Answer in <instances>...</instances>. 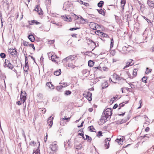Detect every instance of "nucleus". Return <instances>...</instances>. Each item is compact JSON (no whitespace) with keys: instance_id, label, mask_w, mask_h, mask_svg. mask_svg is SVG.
<instances>
[{"instance_id":"0eeeda50","label":"nucleus","mask_w":154,"mask_h":154,"mask_svg":"<svg viewBox=\"0 0 154 154\" xmlns=\"http://www.w3.org/2000/svg\"><path fill=\"white\" fill-rule=\"evenodd\" d=\"M76 57V56L75 55H70L64 59L63 60V61H68L69 60H72L75 59Z\"/></svg>"},{"instance_id":"8fccbe9b","label":"nucleus","mask_w":154,"mask_h":154,"mask_svg":"<svg viewBox=\"0 0 154 154\" xmlns=\"http://www.w3.org/2000/svg\"><path fill=\"white\" fill-rule=\"evenodd\" d=\"M70 119V118H66V116H65L64 117V118H63L62 119V120H67V121H68Z\"/></svg>"},{"instance_id":"2eb2a0df","label":"nucleus","mask_w":154,"mask_h":154,"mask_svg":"<svg viewBox=\"0 0 154 154\" xmlns=\"http://www.w3.org/2000/svg\"><path fill=\"white\" fill-rule=\"evenodd\" d=\"M46 85L48 86L49 88L53 89L54 88V85L51 83V82H48L46 83Z\"/></svg>"},{"instance_id":"a878e982","label":"nucleus","mask_w":154,"mask_h":154,"mask_svg":"<svg viewBox=\"0 0 154 154\" xmlns=\"http://www.w3.org/2000/svg\"><path fill=\"white\" fill-rule=\"evenodd\" d=\"M33 154H40L39 149L38 148L33 150Z\"/></svg>"},{"instance_id":"c9c22d12","label":"nucleus","mask_w":154,"mask_h":154,"mask_svg":"<svg viewBox=\"0 0 154 154\" xmlns=\"http://www.w3.org/2000/svg\"><path fill=\"white\" fill-rule=\"evenodd\" d=\"M127 52H126V53L129 52L133 49V48L129 46L127 47Z\"/></svg>"},{"instance_id":"5fc2aeb1","label":"nucleus","mask_w":154,"mask_h":154,"mask_svg":"<svg viewBox=\"0 0 154 154\" xmlns=\"http://www.w3.org/2000/svg\"><path fill=\"white\" fill-rule=\"evenodd\" d=\"M124 102H123L122 103H121L119 104V106L120 107V108H121L122 107H123L124 106L125 104H124Z\"/></svg>"},{"instance_id":"cd10ccee","label":"nucleus","mask_w":154,"mask_h":154,"mask_svg":"<svg viewBox=\"0 0 154 154\" xmlns=\"http://www.w3.org/2000/svg\"><path fill=\"white\" fill-rule=\"evenodd\" d=\"M144 118L145 119V121H146V124L149 125V122L148 120H149V119L147 117V116H144Z\"/></svg>"},{"instance_id":"f3484780","label":"nucleus","mask_w":154,"mask_h":154,"mask_svg":"<svg viewBox=\"0 0 154 154\" xmlns=\"http://www.w3.org/2000/svg\"><path fill=\"white\" fill-rule=\"evenodd\" d=\"M108 83L107 82H104V83H102V89L107 88L108 87Z\"/></svg>"},{"instance_id":"6ab92c4d","label":"nucleus","mask_w":154,"mask_h":154,"mask_svg":"<svg viewBox=\"0 0 154 154\" xmlns=\"http://www.w3.org/2000/svg\"><path fill=\"white\" fill-rule=\"evenodd\" d=\"M121 7L122 8V10H123L124 9V7L125 5V4L126 3V2L125 0H121Z\"/></svg>"},{"instance_id":"c85d7f7f","label":"nucleus","mask_w":154,"mask_h":154,"mask_svg":"<svg viewBox=\"0 0 154 154\" xmlns=\"http://www.w3.org/2000/svg\"><path fill=\"white\" fill-rule=\"evenodd\" d=\"M29 66H28V62L26 63H25L24 67H23L24 70H25L26 69H28Z\"/></svg>"},{"instance_id":"9d476101","label":"nucleus","mask_w":154,"mask_h":154,"mask_svg":"<svg viewBox=\"0 0 154 154\" xmlns=\"http://www.w3.org/2000/svg\"><path fill=\"white\" fill-rule=\"evenodd\" d=\"M114 80H120L122 79V78L119 77L116 74L114 73L112 76Z\"/></svg>"},{"instance_id":"4be33fe9","label":"nucleus","mask_w":154,"mask_h":154,"mask_svg":"<svg viewBox=\"0 0 154 154\" xmlns=\"http://www.w3.org/2000/svg\"><path fill=\"white\" fill-rule=\"evenodd\" d=\"M79 132H80V133H79L78 134V135H80L81 136H82V137H83V139L85 140V138L84 137V134H83V131L82 130H80L79 131Z\"/></svg>"},{"instance_id":"9b49d317","label":"nucleus","mask_w":154,"mask_h":154,"mask_svg":"<svg viewBox=\"0 0 154 154\" xmlns=\"http://www.w3.org/2000/svg\"><path fill=\"white\" fill-rule=\"evenodd\" d=\"M35 11H37L38 14L39 15H42V11L41 8H39L38 5L36 6V8L34 10Z\"/></svg>"},{"instance_id":"774afa93","label":"nucleus","mask_w":154,"mask_h":154,"mask_svg":"<svg viewBox=\"0 0 154 154\" xmlns=\"http://www.w3.org/2000/svg\"><path fill=\"white\" fill-rule=\"evenodd\" d=\"M83 5L87 7L89 6V4L87 3L84 2Z\"/></svg>"},{"instance_id":"052dcab7","label":"nucleus","mask_w":154,"mask_h":154,"mask_svg":"<svg viewBox=\"0 0 154 154\" xmlns=\"http://www.w3.org/2000/svg\"><path fill=\"white\" fill-rule=\"evenodd\" d=\"M121 139H117L116 140V141L118 143H119L121 141Z\"/></svg>"},{"instance_id":"f704fd0d","label":"nucleus","mask_w":154,"mask_h":154,"mask_svg":"<svg viewBox=\"0 0 154 154\" xmlns=\"http://www.w3.org/2000/svg\"><path fill=\"white\" fill-rule=\"evenodd\" d=\"M0 56L2 58H5L6 57V54L3 53H1L0 54Z\"/></svg>"},{"instance_id":"c03bdc74","label":"nucleus","mask_w":154,"mask_h":154,"mask_svg":"<svg viewBox=\"0 0 154 154\" xmlns=\"http://www.w3.org/2000/svg\"><path fill=\"white\" fill-rule=\"evenodd\" d=\"M113 38H112L111 39V43H110V47L111 48L112 47L113 45Z\"/></svg>"},{"instance_id":"393cba45","label":"nucleus","mask_w":154,"mask_h":154,"mask_svg":"<svg viewBox=\"0 0 154 154\" xmlns=\"http://www.w3.org/2000/svg\"><path fill=\"white\" fill-rule=\"evenodd\" d=\"M86 140L88 142H91L92 140V138L90 137L88 135H86Z\"/></svg>"},{"instance_id":"dca6fc26","label":"nucleus","mask_w":154,"mask_h":154,"mask_svg":"<svg viewBox=\"0 0 154 154\" xmlns=\"http://www.w3.org/2000/svg\"><path fill=\"white\" fill-rule=\"evenodd\" d=\"M28 38L31 42H33L35 40L34 36L32 35H30L28 36Z\"/></svg>"},{"instance_id":"a18cd8bd","label":"nucleus","mask_w":154,"mask_h":154,"mask_svg":"<svg viewBox=\"0 0 154 154\" xmlns=\"http://www.w3.org/2000/svg\"><path fill=\"white\" fill-rule=\"evenodd\" d=\"M80 29V28H78V27H76L75 28H70L69 29V30H71V31H72V30H76L77 29Z\"/></svg>"},{"instance_id":"c756f323","label":"nucleus","mask_w":154,"mask_h":154,"mask_svg":"<svg viewBox=\"0 0 154 154\" xmlns=\"http://www.w3.org/2000/svg\"><path fill=\"white\" fill-rule=\"evenodd\" d=\"M137 69H134L133 72V75L134 77H135L137 74Z\"/></svg>"},{"instance_id":"b1692460","label":"nucleus","mask_w":154,"mask_h":154,"mask_svg":"<svg viewBox=\"0 0 154 154\" xmlns=\"http://www.w3.org/2000/svg\"><path fill=\"white\" fill-rule=\"evenodd\" d=\"M97 11L99 14H101L103 16L105 15V12L103 10L101 9L100 10H97Z\"/></svg>"},{"instance_id":"473e14b6","label":"nucleus","mask_w":154,"mask_h":154,"mask_svg":"<svg viewBox=\"0 0 154 154\" xmlns=\"http://www.w3.org/2000/svg\"><path fill=\"white\" fill-rule=\"evenodd\" d=\"M68 67L71 68L72 69H73L75 68V66L74 65H73L72 63H69L68 65Z\"/></svg>"},{"instance_id":"6e6552de","label":"nucleus","mask_w":154,"mask_h":154,"mask_svg":"<svg viewBox=\"0 0 154 154\" xmlns=\"http://www.w3.org/2000/svg\"><path fill=\"white\" fill-rule=\"evenodd\" d=\"M111 140L110 138H106L105 140L104 146L106 149H108L109 146V142Z\"/></svg>"},{"instance_id":"4c0bfd02","label":"nucleus","mask_w":154,"mask_h":154,"mask_svg":"<svg viewBox=\"0 0 154 154\" xmlns=\"http://www.w3.org/2000/svg\"><path fill=\"white\" fill-rule=\"evenodd\" d=\"M102 133L101 131H99L97 134V136L98 137H101L103 136Z\"/></svg>"},{"instance_id":"20e7f679","label":"nucleus","mask_w":154,"mask_h":154,"mask_svg":"<svg viewBox=\"0 0 154 154\" xmlns=\"http://www.w3.org/2000/svg\"><path fill=\"white\" fill-rule=\"evenodd\" d=\"M26 93L25 91H21L20 93V100L21 101H23V103H24L25 101L26 100Z\"/></svg>"},{"instance_id":"72a5a7b5","label":"nucleus","mask_w":154,"mask_h":154,"mask_svg":"<svg viewBox=\"0 0 154 154\" xmlns=\"http://www.w3.org/2000/svg\"><path fill=\"white\" fill-rule=\"evenodd\" d=\"M152 70L151 69H149L148 68H146V71L145 72V73L146 74H148L149 72H151Z\"/></svg>"},{"instance_id":"680f3d73","label":"nucleus","mask_w":154,"mask_h":154,"mask_svg":"<svg viewBox=\"0 0 154 154\" xmlns=\"http://www.w3.org/2000/svg\"><path fill=\"white\" fill-rule=\"evenodd\" d=\"M54 40H51V41H49V43H50V44H52L54 43Z\"/></svg>"},{"instance_id":"69168bd1","label":"nucleus","mask_w":154,"mask_h":154,"mask_svg":"<svg viewBox=\"0 0 154 154\" xmlns=\"http://www.w3.org/2000/svg\"><path fill=\"white\" fill-rule=\"evenodd\" d=\"M149 128L148 127H147L145 129V131L146 132H147L148 131H149Z\"/></svg>"},{"instance_id":"f03ea898","label":"nucleus","mask_w":154,"mask_h":154,"mask_svg":"<svg viewBox=\"0 0 154 154\" xmlns=\"http://www.w3.org/2000/svg\"><path fill=\"white\" fill-rule=\"evenodd\" d=\"M4 66L5 68L7 67L11 69H12L14 67V65L11 64L10 61L7 60H5Z\"/></svg>"},{"instance_id":"09e8293b","label":"nucleus","mask_w":154,"mask_h":154,"mask_svg":"<svg viewBox=\"0 0 154 154\" xmlns=\"http://www.w3.org/2000/svg\"><path fill=\"white\" fill-rule=\"evenodd\" d=\"M111 54L112 56H114L115 55L116 52L115 51H111Z\"/></svg>"},{"instance_id":"864d4df0","label":"nucleus","mask_w":154,"mask_h":154,"mask_svg":"<svg viewBox=\"0 0 154 154\" xmlns=\"http://www.w3.org/2000/svg\"><path fill=\"white\" fill-rule=\"evenodd\" d=\"M23 45L24 46H27L28 45V43L26 42H23Z\"/></svg>"},{"instance_id":"13d9d810","label":"nucleus","mask_w":154,"mask_h":154,"mask_svg":"<svg viewBox=\"0 0 154 154\" xmlns=\"http://www.w3.org/2000/svg\"><path fill=\"white\" fill-rule=\"evenodd\" d=\"M150 136V135H149ZM150 137V136H148V135L147 134H146L143 137V138H147L148 139L149 138V137Z\"/></svg>"},{"instance_id":"4d7b16f0","label":"nucleus","mask_w":154,"mask_h":154,"mask_svg":"<svg viewBox=\"0 0 154 154\" xmlns=\"http://www.w3.org/2000/svg\"><path fill=\"white\" fill-rule=\"evenodd\" d=\"M133 60L131 59H130L129 60V63H130V64L131 66L134 64V63L132 62Z\"/></svg>"},{"instance_id":"e433bc0d","label":"nucleus","mask_w":154,"mask_h":154,"mask_svg":"<svg viewBox=\"0 0 154 154\" xmlns=\"http://www.w3.org/2000/svg\"><path fill=\"white\" fill-rule=\"evenodd\" d=\"M129 15H125L124 17V20H125L126 22L128 21V18L129 17Z\"/></svg>"},{"instance_id":"0e129e2a","label":"nucleus","mask_w":154,"mask_h":154,"mask_svg":"<svg viewBox=\"0 0 154 154\" xmlns=\"http://www.w3.org/2000/svg\"><path fill=\"white\" fill-rule=\"evenodd\" d=\"M139 103H140V106L138 108V109L140 108L141 107V104L142 103L141 100H140L139 101Z\"/></svg>"},{"instance_id":"7ed1b4c3","label":"nucleus","mask_w":154,"mask_h":154,"mask_svg":"<svg viewBox=\"0 0 154 154\" xmlns=\"http://www.w3.org/2000/svg\"><path fill=\"white\" fill-rule=\"evenodd\" d=\"M50 148L52 151L56 152L58 149L57 142L56 141L52 142L50 145Z\"/></svg>"},{"instance_id":"f8f14e48","label":"nucleus","mask_w":154,"mask_h":154,"mask_svg":"<svg viewBox=\"0 0 154 154\" xmlns=\"http://www.w3.org/2000/svg\"><path fill=\"white\" fill-rule=\"evenodd\" d=\"M85 95H86V97L87 98V99L89 101H91L92 100L91 98V95H92V93H91L90 92L88 91L87 92V94H85Z\"/></svg>"},{"instance_id":"423d86ee","label":"nucleus","mask_w":154,"mask_h":154,"mask_svg":"<svg viewBox=\"0 0 154 154\" xmlns=\"http://www.w3.org/2000/svg\"><path fill=\"white\" fill-rule=\"evenodd\" d=\"M90 28L94 30H96L100 26L94 22H91L89 25Z\"/></svg>"},{"instance_id":"412c9836","label":"nucleus","mask_w":154,"mask_h":154,"mask_svg":"<svg viewBox=\"0 0 154 154\" xmlns=\"http://www.w3.org/2000/svg\"><path fill=\"white\" fill-rule=\"evenodd\" d=\"M61 73V71L60 69H59L58 70L54 72V75L57 76H58L60 75Z\"/></svg>"},{"instance_id":"6e6d98bb","label":"nucleus","mask_w":154,"mask_h":154,"mask_svg":"<svg viewBox=\"0 0 154 154\" xmlns=\"http://www.w3.org/2000/svg\"><path fill=\"white\" fill-rule=\"evenodd\" d=\"M120 96L118 95H116L115 97H114V98H115V100L118 99H119L120 98Z\"/></svg>"},{"instance_id":"5701e85b","label":"nucleus","mask_w":154,"mask_h":154,"mask_svg":"<svg viewBox=\"0 0 154 154\" xmlns=\"http://www.w3.org/2000/svg\"><path fill=\"white\" fill-rule=\"evenodd\" d=\"M104 3L103 1H100L97 4V6L100 8H101L102 7Z\"/></svg>"},{"instance_id":"58836bf2","label":"nucleus","mask_w":154,"mask_h":154,"mask_svg":"<svg viewBox=\"0 0 154 154\" xmlns=\"http://www.w3.org/2000/svg\"><path fill=\"white\" fill-rule=\"evenodd\" d=\"M61 84V86L62 87V88L65 87L67 86V84L66 83H60Z\"/></svg>"},{"instance_id":"49530a36","label":"nucleus","mask_w":154,"mask_h":154,"mask_svg":"<svg viewBox=\"0 0 154 154\" xmlns=\"http://www.w3.org/2000/svg\"><path fill=\"white\" fill-rule=\"evenodd\" d=\"M35 22V20H33L31 21H29V23L30 25H32Z\"/></svg>"},{"instance_id":"1a4fd4ad","label":"nucleus","mask_w":154,"mask_h":154,"mask_svg":"<svg viewBox=\"0 0 154 154\" xmlns=\"http://www.w3.org/2000/svg\"><path fill=\"white\" fill-rule=\"evenodd\" d=\"M147 4L151 8H154V0H147Z\"/></svg>"},{"instance_id":"de8ad7c7","label":"nucleus","mask_w":154,"mask_h":154,"mask_svg":"<svg viewBox=\"0 0 154 154\" xmlns=\"http://www.w3.org/2000/svg\"><path fill=\"white\" fill-rule=\"evenodd\" d=\"M35 144V143L33 141H32L30 143V144L31 146H34Z\"/></svg>"},{"instance_id":"bf43d9fd","label":"nucleus","mask_w":154,"mask_h":154,"mask_svg":"<svg viewBox=\"0 0 154 154\" xmlns=\"http://www.w3.org/2000/svg\"><path fill=\"white\" fill-rule=\"evenodd\" d=\"M118 107V105L117 103L115 104L114 105V106L113 109H115L117 108Z\"/></svg>"},{"instance_id":"a19ab883","label":"nucleus","mask_w":154,"mask_h":154,"mask_svg":"<svg viewBox=\"0 0 154 154\" xmlns=\"http://www.w3.org/2000/svg\"><path fill=\"white\" fill-rule=\"evenodd\" d=\"M97 32L98 33H99V32L100 33V34L101 35H102L104 37H106L107 36V35L106 34H105L103 32H98V31H97Z\"/></svg>"},{"instance_id":"338daca9","label":"nucleus","mask_w":154,"mask_h":154,"mask_svg":"<svg viewBox=\"0 0 154 154\" xmlns=\"http://www.w3.org/2000/svg\"><path fill=\"white\" fill-rule=\"evenodd\" d=\"M103 128L105 129V130L108 131H109L110 130L109 129H107V127L106 126H105L103 127Z\"/></svg>"},{"instance_id":"39448f33","label":"nucleus","mask_w":154,"mask_h":154,"mask_svg":"<svg viewBox=\"0 0 154 154\" xmlns=\"http://www.w3.org/2000/svg\"><path fill=\"white\" fill-rule=\"evenodd\" d=\"M8 52L13 57H15L17 56V52L15 48H9L8 50Z\"/></svg>"},{"instance_id":"79ce46f5","label":"nucleus","mask_w":154,"mask_h":154,"mask_svg":"<svg viewBox=\"0 0 154 154\" xmlns=\"http://www.w3.org/2000/svg\"><path fill=\"white\" fill-rule=\"evenodd\" d=\"M71 93V92L69 90L66 91H65V94L67 95H69Z\"/></svg>"},{"instance_id":"37998d69","label":"nucleus","mask_w":154,"mask_h":154,"mask_svg":"<svg viewBox=\"0 0 154 154\" xmlns=\"http://www.w3.org/2000/svg\"><path fill=\"white\" fill-rule=\"evenodd\" d=\"M131 66L130 64V63L129 62H127L126 63V66L124 67V69H125L126 68L128 67L129 66Z\"/></svg>"},{"instance_id":"ea45409f","label":"nucleus","mask_w":154,"mask_h":154,"mask_svg":"<svg viewBox=\"0 0 154 154\" xmlns=\"http://www.w3.org/2000/svg\"><path fill=\"white\" fill-rule=\"evenodd\" d=\"M142 81L145 83L146 82V80H147V77H143L142 79Z\"/></svg>"},{"instance_id":"a211bd4d","label":"nucleus","mask_w":154,"mask_h":154,"mask_svg":"<svg viewBox=\"0 0 154 154\" xmlns=\"http://www.w3.org/2000/svg\"><path fill=\"white\" fill-rule=\"evenodd\" d=\"M58 57L55 54H53L51 56V59L52 61L54 62H56L55 58H58Z\"/></svg>"},{"instance_id":"2f4dec72","label":"nucleus","mask_w":154,"mask_h":154,"mask_svg":"<svg viewBox=\"0 0 154 154\" xmlns=\"http://www.w3.org/2000/svg\"><path fill=\"white\" fill-rule=\"evenodd\" d=\"M140 9L141 11L143 12L144 10V6L143 4H140Z\"/></svg>"},{"instance_id":"e2e57ef3","label":"nucleus","mask_w":154,"mask_h":154,"mask_svg":"<svg viewBox=\"0 0 154 154\" xmlns=\"http://www.w3.org/2000/svg\"><path fill=\"white\" fill-rule=\"evenodd\" d=\"M115 100V98H114L113 97V98H112L111 100V102H112V103H113V102H114Z\"/></svg>"},{"instance_id":"3c124183","label":"nucleus","mask_w":154,"mask_h":154,"mask_svg":"<svg viewBox=\"0 0 154 154\" xmlns=\"http://www.w3.org/2000/svg\"><path fill=\"white\" fill-rule=\"evenodd\" d=\"M62 88V87L60 85V86H57L56 88V89L58 90H60Z\"/></svg>"},{"instance_id":"ddd939ff","label":"nucleus","mask_w":154,"mask_h":154,"mask_svg":"<svg viewBox=\"0 0 154 154\" xmlns=\"http://www.w3.org/2000/svg\"><path fill=\"white\" fill-rule=\"evenodd\" d=\"M62 17L64 20L70 22L71 21V17L69 16H62Z\"/></svg>"},{"instance_id":"bb28decb","label":"nucleus","mask_w":154,"mask_h":154,"mask_svg":"<svg viewBox=\"0 0 154 154\" xmlns=\"http://www.w3.org/2000/svg\"><path fill=\"white\" fill-rule=\"evenodd\" d=\"M67 3L66 2L64 4L63 9L64 10H66L68 9V6H67Z\"/></svg>"},{"instance_id":"aec40b11","label":"nucleus","mask_w":154,"mask_h":154,"mask_svg":"<svg viewBox=\"0 0 154 154\" xmlns=\"http://www.w3.org/2000/svg\"><path fill=\"white\" fill-rule=\"evenodd\" d=\"M94 62L91 60H89L88 62V65L90 67H92L93 66L94 64Z\"/></svg>"},{"instance_id":"7c9ffc66","label":"nucleus","mask_w":154,"mask_h":154,"mask_svg":"<svg viewBox=\"0 0 154 154\" xmlns=\"http://www.w3.org/2000/svg\"><path fill=\"white\" fill-rule=\"evenodd\" d=\"M90 131H95V129L93 127V126H90L88 127Z\"/></svg>"},{"instance_id":"4468645a","label":"nucleus","mask_w":154,"mask_h":154,"mask_svg":"<svg viewBox=\"0 0 154 154\" xmlns=\"http://www.w3.org/2000/svg\"><path fill=\"white\" fill-rule=\"evenodd\" d=\"M53 117L52 116H50L48 118L47 122L49 125H52L53 124Z\"/></svg>"},{"instance_id":"f257e3e1","label":"nucleus","mask_w":154,"mask_h":154,"mask_svg":"<svg viewBox=\"0 0 154 154\" xmlns=\"http://www.w3.org/2000/svg\"><path fill=\"white\" fill-rule=\"evenodd\" d=\"M112 115V109L110 108H107L104 110L102 113V117L98 122L99 125H103L107 121L108 119L109 120Z\"/></svg>"},{"instance_id":"603ef678","label":"nucleus","mask_w":154,"mask_h":154,"mask_svg":"<svg viewBox=\"0 0 154 154\" xmlns=\"http://www.w3.org/2000/svg\"><path fill=\"white\" fill-rule=\"evenodd\" d=\"M127 47H126V46H123L122 48V50L124 51H125L126 52H127Z\"/></svg>"}]
</instances>
